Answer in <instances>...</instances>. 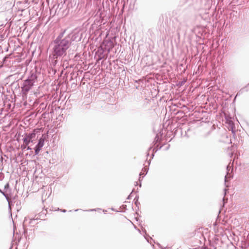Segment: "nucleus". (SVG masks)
Segmentation results:
<instances>
[{
    "label": "nucleus",
    "instance_id": "obj_1",
    "mask_svg": "<svg viewBox=\"0 0 249 249\" xmlns=\"http://www.w3.org/2000/svg\"><path fill=\"white\" fill-rule=\"evenodd\" d=\"M66 29L62 31L56 38L51 43V52L53 58L58 59L67 55V52L71 45L72 42L76 40L78 34L71 32L64 36Z\"/></svg>",
    "mask_w": 249,
    "mask_h": 249
},
{
    "label": "nucleus",
    "instance_id": "obj_2",
    "mask_svg": "<svg viewBox=\"0 0 249 249\" xmlns=\"http://www.w3.org/2000/svg\"><path fill=\"white\" fill-rule=\"evenodd\" d=\"M37 76L35 73H32L28 78L24 80L21 87L22 96H26L37 81Z\"/></svg>",
    "mask_w": 249,
    "mask_h": 249
},
{
    "label": "nucleus",
    "instance_id": "obj_3",
    "mask_svg": "<svg viewBox=\"0 0 249 249\" xmlns=\"http://www.w3.org/2000/svg\"><path fill=\"white\" fill-rule=\"evenodd\" d=\"M45 139V136H44V135H42V136L38 140V142L35 147V154L36 155H37L39 154L40 150L43 146L44 144Z\"/></svg>",
    "mask_w": 249,
    "mask_h": 249
},
{
    "label": "nucleus",
    "instance_id": "obj_4",
    "mask_svg": "<svg viewBox=\"0 0 249 249\" xmlns=\"http://www.w3.org/2000/svg\"><path fill=\"white\" fill-rule=\"evenodd\" d=\"M38 132L39 130L38 129H34L32 132L29 133H25L24 135L25 137L31 141V142H33L34 139L36 137V133Z\"/></svg>",
    "mask_w": 249,
    "mask_h": 249
},
{
    "label": "nucleus",
    "instance_id": "obj_5",
    "mask_svg": "<svg viewBox=\"0 0 249 249\" xmlns=\"http://www.w3.org/2000/svg\"><path fill=\"white\" fill-rule=\"evenodd\" d=\"M61 58L60 65L63 69L65 70L69 67V59L66 58V56Z\"/></svg>",
    "mask_w": 249,
    "mask_h": 249
},
{
    "label": "nucleus",
    "instance_id": "obj_6",
    "mask_svg": "<svg viewBox=\"0 0 249 249\" xmlns=\"http://www.w3.org/2000/svg\"><path fill=\"white\" fill-rule=\"evenodd\" d=\"M231 167L230 165H228L227 166V174L225 177V182H226L228 180V178H230L231 177V175L230 174Z\"/></svg>",
    "mask_w": 249,
    "mask_h": 249
},
{
    "label": "nucleus",
    "instance_id": "obj_7",
    "mask_svg": "<svg viewBox=\"0 0 249 249\" xmlns=\"http://www.w3.org/2000/svg\"><path fill=\"white\" fill-rule=\"evenodd\" d=\"M0 192L5 196V198L6 199V200L8 203L9 208H10L11 201L10 200L7 194H6L5 192L2 191L0 189Z\"/></svg>",
    "mask_w": 249,
    "mask_h": 249
},
{
    "label": "nucleus",
    "instance_id": "obj_8",
    "mask_svg": "<svg viewBox=\"0 0 249 249\" xmlns=\"http://www.w3.org/2000/svg\"><path fill=\"white\" fill-rule=\"evenodd\" d=\"M22 141L23 142V143L26 144V145H28L31 142V141H30L26 137L24 136V138L22 139Z\"/></svg>",
    "mask_w": 249,
    "mask_h": 249
},
{
    "label": "nucleus",
    "instance_id": "obj_9",
    "mask_svg": "<svg viewBox=\"0 0 249 249\" xmlns=\"http://www.w3.org/2000/svg\"><path fill=\"white\" fill-rule=\"evenodd\" d=\"M148 168H147V167H144L143 169H142V171H143L144 172H141L140 173V176H145L147 172H148Z\"/></svg>",
    "mask_w": 249,
    "mask_h": 249
},
{
    "label": "nucleus",
    "instance_id": "obj_10",
    "mask_svg": "<svg viewBox=\"0 0 249 249\" xmlns=\"http://www.w3.org/2000/svg\"><path fill=\"white\" fill-rule=\"evenodd\" d=\"M104 58V55L103 54V52L100 53V54L98 55V60H101V59Z\"/></svg>",
    "mask_w": 249,
    "mask_h": 249
},
{
    "label": "nucleus",
    "instance_id": "obj_11",
    "mask_svg": "<svg viewBox=\"0 0 249 249\" xmlns=\"http://www.w3.org/2000/svg\"><path fill=\"white\" fill-rule=\"evenodd\" d=\"M36 220H37V219H34V218L30 219V222H29L30 224L33 225L34 224H36L35 222Z\"/></svg>",
    "mask_w": 249,
    "mask_h": 249
},
{
    "label": "nucleus",
    "instance_id": "obj_12",
    "mask_svg": "<svg viewBox=\"0 0 249 249\" xmlns=\"http://www.w3.org/2000/svg\"><path fill=\"white\" fill-rule=\"evenodd\" d=\"M53 60H52V65L54 66L56 65V64L58 62V61H57V59H54L53 58Z\"/></svg>",
    "mask_w": 249,
    "mask_h": 249
},
{
    "label": "nucleus",
    "instance_id": "obj_13",
    "mask_svg": "<svg viewBox=\"0 0 249 249\" xmlns=\"http://www.w3.org/2000/svg\"><path fill=\"white\" fill-rule=\"evenodd\" d=\"M159 141V137L158 134L156 135L155 140L154 141V142H155V144L157 143Z\"/></svg>",
    "mask_w": 249,
    "mask_h": 249
},
{
    "label": "nucleus",
    "instance_id": "obj_14",
    "mask_svg": "<svg viewBox=\"0 0 249 249\" xmlns=\"http://www.w3.org/2000/svg\"><path fill=\"white\" fill-rule=\"evenodd\" d=\"M158 148H157V147H155L153 149V153H152V159L153 158L154 156V153L155 152H156L158 150Z\"/></svg>",
    "mask_w": 249,
    "mask_h": 249
},
{
    "label": "nucleus",
    "instance_id": "obj_15",
    "mask_svg": "<svg viewBox=\"0 0 249 249\" xmlns=\"http://www.w3.org/2000/svg\"><path fill=\"white\" fill-rule=\"evenodd\" d=\"M134 200H135V204L136 205H138V204H139V203L138 202V196H136Z\"/></svg>",
    "mask_w": 249,
    "mask_h": 249
},
{
    "label": "nucleus",
    "instance_id": "obj_16",
    "mask_svg": "<svg viewBox=\"0 0 249 249\" xmlns=\"http://www.w3.org/2000/svg\"><path fill=\"white\" fill-rule=\"evenodd\" d=\"M243 89H241V90H240V91H239L237 93V94H236V96H235V98H234V100L235 99V98H236V97H237V96H238V95H240L241 94H242V92H243L242 90H243Z\"/></svg>",
    "mask_w": 249,
    "mask_h": 249
},
{
    "label": "nucleus",
    "instance_id": "obj_17",
    "mask_svg": "<svg viewBox=\"0 0 249 249\" xmlns=\"http://www.w3.org/2000/svg\"><path fill=\"white\" fill-rule=\"evenodd\" d=\"M98 210H101V209L97 208V209H89V210H86V211H89V212H92V211H97Z\"/></svg>",
    "mask_w": 249,
    "mask_h": 249
},
{
    "label": "nucleus",
    "instance_id": "obj_18",
    "mask_svg": "<svg viewBox=\"0 0 249 249\" xmlns=\"http://www.w3.org/2000/svg\"><path fill=\"white\" fill-rule=\"evenodd\" d=\"M9 184L8 183H7L4 186V189H7L9 188Z\"/></svg>",
    "mask_w": 249,
    "mask_h": 249
},
{
    "label": "nucleus",
    "instance_id": "obj_19",
    "mask_svg": "<svg viewBox=\"0 0 249 249\" xmlns=\"http://www.w3.org/2000/svg\"><path fill=\"white\" fill-rule=\"evenodd\" d=\"M27 146L28 145H26V144L23 143V144L21 145V148H22L23 149H24L27 148Z\"/></svg>",
    "mask_w": 249,
    "mask_h": 249
},
{
    "label": "nucleus",
    "instance_id": "obj_20",
    "mask_svg": "<svg viewBox=\"0 0 249 249\" xmlns=\"http://www.w3.org/2000/svg\"><path fill=\"white\" fill-rule=\"evenodd\" d=\"M186 80H183V81H182L180 82V85L181 86H182V85H184V84H185V83L186 82Z\"/></svg>",
    "mask_w": 249,
    "mask_h": 249
},
{
    "label": "nucleus",
    "instance_id": "obj_21",
    "mask_svg": "<svg viewBox=\"0 0 249 249\" xmlns=\"http://www.w3.org/2000/svg\"><path fill=\"white\" fill-rule=\"evenodd\" d=\"M187 2V0H183L181 4H184V3H186Z\"/></svg>",
    "mask_w": 249,
    "mask_h": 249
},
{
    "label": "nucleus",
    "instance_id": "obj_22",
    "mask_svg": "<svg viewBox=\"0 0 249 249\" xmlns=\"http://www.w3.org/2000/svg\"><path fill=\"white\" fill-rule=\"evenodd\" d=\"M131 194H132V193L128 196V197H127V199H130Z\"/></svg>",
    "mask_w": 249,
    "mask_h": 249
},
{
    "label": "nucleus",
    "instance_id": "obj_23",
    "mask_svg": "<svg viewBox=\"0 0 249 249\" xmlns=\"http://www.w3.org/2000/svg\"><path fill=\"white\" fill-rule=\"evenodd\" d=\"M60 211L62 212H63V213H65L66 212V210L65 209H61L60 210Z\"/></svg>",
    "mask_w": 249,
    "mask_h": 249
},
{
    "label": "nucleus",
    "instance_id": "obj_24",
    "mask_svg": "<svg viewBox=\"0 0 249 249\" xmlns=\"http://www.w3.org/2000/svg\"><path fill=\"white\" fill-rule=\"evenodd\" d=\"M27 148V149L28 150H31V148L30 146H27V148Z\"/></svg>",
    "mask_w": 249,
    "mask_h": 249
},
{
    "label": "nucleus",
    "instance_id": "obj_25",
    "mask_svg": "<svg viewBox=\"0 0 249 249\" xmlns=\"http://www.w3.org/2000/svg\"><path fill=\"white\" fill-rule=\"evenodd\" d=\"M223 201L224 203H225L226 202H227V200H226V199L224 197L223 198Z\"/></svg>",
    "mask_w": 249,
    "mask_h": 249
},
{
    "label": "nucleus",
    "instance_id": "obj_26",
    "mask_svg": "<svg viewBox=\"0 0 249 249\" xmlns=\"http://www.w3.org/2000/svg\"><path fill=\"white\" fill-rule=\"evenodd\" d=\"M150 162H151V160H149L148 161H147V163H148V165H149V164H150Z\"/></svg>",
    "mask_w": 249,
    "mask_h": 249
},
{
    "label": "nucleus",
    "instance_id": "obj_27",
    "mask_svg": "<svg viewBox=\"0 0 249 249\" xmlns=\"http://www.w3.org/2000/svg\"><path fill=\"white\" fill-rule=\"evenodd\" d=\"M224 191H225L224 195H226V191H227V190H226V189H224Z\"/></svg>",
    "mask_w": 249,
    "mask_h": 249
},
{
    "label": "nucleus",
    "instance_id": "obj_28",
    "mask_svg": "<svg viewBox=\"0 0 249 249\" xmlns=\"http://www.w3.org/2000/svg\"><path fill=\"white\" fill-rule=\"evenodd\" d=\"M2 173H0V178L2 177Z\"/></svg>",
    "mask_w": 249,
    "mask_h": 249
},
{
    "label": "nucleus",
    "instance_id": "obj_29",
    "mask_svg": "<svg viewBox=\"0 0 249 249\" xmlns=\"http://www.w3.org/2000/svg\"><path fill=\"white\" fill-rule=\"evenodd\" d=\"M151 149H152V147H150L149 148L148 150H150Z\"/></svg>",
    "mask_w": 249,
    "mask_h": 249
},
{
    "label": "nucleus",
    "instance_id": "obj_30",
    "mask_svg": "<svg viewBox=\"0 0 249 249\" xmlns=\"http://www.w3.org/2000/svg\"><path fill=\"white\" fill-rule=\"evenodd\" d=\"M145 239H146V240H147V242H149V240H148V239H147V238H146V237H145Z\"/></svg>",
    "mask_w": 249,
    "mask_h": 249
},
{
    "label": "nucleus",
    "instance_id": "obj_31",
    "mask_svg": "<svg viewBox=\"0 0 249 249\" xmlns=\"http://www.w3.org/2000/svg\"><path fill=\"white\" fill-rule=\"evenodd\" d=\"M145 239H146V240H147V242H149V240H148V239H147V238H146V237H145Z\"/></svg>",
    "mask_w": 249,
    "mask_h": 249
},
{
    "label": "nucleus",
    "instance_id": "obj_32",
    "mask_svg": "<svg viewBox=\"0 0 249 249\" xmlns=\"http://www.w3.org/2000/svg\"><path fill=\"white\" fill-rule=\"evenodd\" d=\"M145 239H146V240H147V242H149V240H148V239H147V238H146V237H145Z\"/></svg>",
    "mask_w": 249,
    "mask_h": 249
},
{
    "label": "nucleus",
    "instance_id": "obj_33",
    "mask_svg": "<svg viewBox=\"0 0 249 249\" xmlns=\"http://www.w3.org/2000/svg\"><path fill=\"white\" fill-rule=\"evenodd\" d=\"M145 239H146V240H147V242H149V240H148V239H147V238H146V237H145Z\"/></svg>",
    "mask_w": 249,
    "mask_h": 249
},
{
    "label": "nucleus",
    "instance_id": "obj_34",
    "mask_svg": "<svg viewBox=\"0 0 249 249\" xmlns=\"http://www.w3.org/2000/svg\"><path fill=\"white\" fill-rule=\"evenodd\" d=\"M144 232L145 233V234H146L145 230H144Z\"/></svg>",
    "mask_w": 249,
    "mask_h": 249
},
{
    "label": "nucleus",
    "instance_id": "obj_35",
    "mask_svg": "<svg viewBox=\"0 0 249 249\" xmlns=\"http://www.w3.org/2000/svg\"><path fill=\"white\" fill-rule=\"evenodd\" d=\"M25 220H27V218L26 217H25Z\"/></svg>",
    "mask_w": 249,
    "mask_h": 249
},
{
    "label": "nucleus",
    "instance_id": "obj_36",
    "mask_svg": "<svg viewBox=\"0 0 249 249\" xmlns=\"http://www.w3.org/2000/svg\"><path fill=\"white\" fill-rule=\"evenodd\" d=\"M79 210V209H77V210H75V211H78Z\"/></svg>",
    "mask_w": 249,
    "mask_h": 249
},
{
    "label": "nucleus",
    "instance_id": "obj_37",
    "mask_svg": "<svg viewBox=\"0 0 249 249\" xmlns=\"http://www.w3.org/2000/svg\"><path fill=\"white\" fill-rule=\"evenodd\" d=\"M147 156H149V153H147Z\"/></svg>",
    "mask_w": 249,
    "mask_h": 249
},
{
    "label": "nucleus",
    "instance_id": "obj_38",
    "mask_svg": "<svg viewBox=\"0 0 249 249\" xmlns=\"http://www.w3.org/2000/svg\"><path fill=\"white\" fill-rule=\"evenodd\" d=\"M103 212H107V211L103 210Z\"/></svg>",
    "mask_w": 249,
    "mask_h": 249
},
{
    "label": "nucleus",
    "instance_id": "obj_39",
    "mask_svg": "<svg viewBox=\"0 0 249 249\" xmlns=\"http://www.w3.org/2000/svg\"><path fill=\"white\" fill-rule=\"evenodd\" d=\"M111 210H112V211H114V209H113V208H111Z\"/></svg>",
    "mask_w": 249,
    "mask_h": 249
}]
</instances>
